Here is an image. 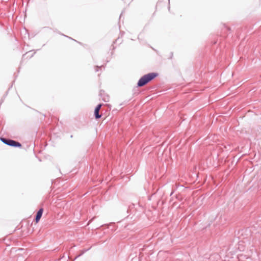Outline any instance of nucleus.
Returning <instances> with one entry per match:
<instances>
[{
	"label": "nucleus",
	"mask_w": 261,
	"mask_h": 261,
	"mask_svg": "<svg viewBox=\"0 0 261 261\" xmlns=\"http://www.w3.org/2000/svg\"><path fill=\"white\" fill-rule=\"evenodd\" d=\"M158 76V73L151 72L143 75L139 80L137 85L138 87H142Z\"/></svg>",
	"instance_id": "obj_1"
},
{
	"label": "nucleus",
	"mask_w": 261,
	"mask_h": 261,
	"mask_svg": "<svg viewBox=\"0 0 261 261\" xmlns=\"http://www.w3.org/2000/svg\"><path fill=\"white\" fill-rule=\"evenodd\" d=\"M0 140L5 144H7L10 146L19 147L21 146V145L19 142H16L11 139H6L1 137L0 138Z\"/></svg>",
	"instance_id": "obj_2"
},
{
	"label": "nucleus",
	"mask_w": 261,
	"mask_h": 261,
	"mask_svg": "<svg viewBox=\"0 0 261 261\" xmlns=\"http://www.w3.org/2000/svg\"><path fill=\"white\" fill-rule=\"evenodd\" d=\"M102 106L101 104L98 105L95 109L94 115L96 119H99L101 117V115L99 114V110Z\"/></svg>",
	"instance_id": "obj_3"
},
{
	"label": "nucleus",
	"mask_w": 261,
	"mask_h": 261,
	"mask_svg": "<svg viewBox=\"0 0 261 261\" xmlns=\"http://www.w3.org/2000/svg\"><path fill=\"white\" fill-rule=\"evenodd\" d=\"M43 211V208H40L37 212L36 216V218H35V221L37 223L40 220V219L42 215Z\"/></svg>",
	"instance_id": "obj_4"
},
{
	"label": "nucleus",
	"mask_w": 261,
	"mask_h": 261,
	"mask_svg": "<svg viewBox=\"0 0 261 261\" xmlns=\"http://www.w3.org/2000/svg\"><path fill=\"white\" fill-rule=\"evenodd\" d=\"M103 99L105 101H109V97L107 96V97L104 98Z\"/></svg>",
	"instance_id": "obj_5"
},
{
	"label": "nucleus",
	"mask_w": 261,
	"mask_h": 261,
	"mask_svg": "<svg viewBox=\"0 0 261 261\" xmlns=\"http://www.w3.org/2000/svg\"><path fill=\"white\" fill-rule=\"evenodd\" d=\"M101 66H100V67L96 66V71H98V68H101Z\"/></svg>",
	"instance_id": "obj_6"
}]
</instances>
